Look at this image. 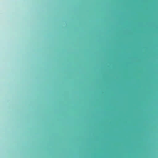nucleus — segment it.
I'll return each mask as SVG.
<instances>
[{"label": "nucleus", "mask_w": 158, "mask_h": 158, "mask_svg": "<svg viewBox=\"0 0 158 158\" xmlns=\"http://www.w3.org/2000/svg\"><path fill=\"white\" fill-rule=\"evenodd\" d=\"M117 20H158V19H117Z\"/></svg>", "instance_id": "obj_2"}, {"label": "nucleus", "mask_w": 158, "mask_h": 158, "mask_svg": "<svg viewBox=\"0 0 158 158\" xmlns=\"http://www.w3.org/2000/svg\"><path fill=\"white\" fill-rule=\"evenodd\" d=\"M113 21H124V22H158V20H113Z\"/></svg>", "instance_id": "obj_1"}]
</instances>
